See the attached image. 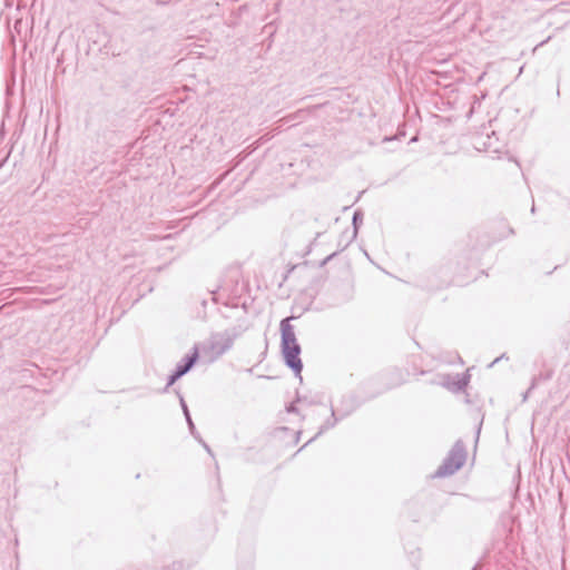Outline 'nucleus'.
<instances>
[{
	"label": "nucleus",
	"mask_w": 570,
	"mask_h": 570,
	"mask_svg": "<svg viewBox=\"0 0 570 570\" xmlns=\"http://www.w3.org/2000/svg\"><path fill=\"white\" fill-rule=\"evenodd\" d=\"M351 407H354V410L356 409V405H355V403L352 400H350V404L348 405H345V409H338L337 411L344 412L346 410H350Z\"/></svg>",
	"instance_id": "6e6552de"
},
{
	"label": "nucleus",
	"mask_w": 570,
	"mask_h": 570,
	"mask_svg": "<svg viewBox=\"0 0 570 570\" xmlns=\"http://www.w3.org/2000/svg\"><path fill=\"white\" fill-rule=\"evenodd\" d=\"M500 358H501V357H497V358H495V360L490 364V366H493L497 362H499V361H500Z\"/></svg>",
	"instance_id": "1a4fd4ad"
},
{
	"label": "nucleus",
	"mask_w": 570,
	"mask_h": 570,
	"mask_svg": "<svg viewBox=\"0 0 570 570\" xmlns=\"http://www.w3.org/2000/svg\"><path fill=\"white\" fill-rule=\"evenodd\" d=\"M291 318H294V316H287V322H289ZM299 354L301 346L296 341L293 326L287 323V367L292 368L295 373V376L299 382H302L303 377L301 373L303 370V363Z\"/></svg>",
	"instance_id": "f03ea898"
},
{
	"label": "nucleus",
	"mask_w": 570,
	"mask_h": 570,
	"mask_svg": "<svg viewBox=\"0 0 570 570\" xmlns=\"http://www.w3.org/2000/svg\"><path fill=\"white\" fill-rule=\"evenodd\" d=\"M284 325H285V321H282L281 322V327L283 328Z\"/></svg>",
	"instance_id": "f8f14e48"
},
{
	"label": "nucleus",
	"mask_w": 570,
	"mask_h": 570,
	"mask_svg": "<svg viewBox=\"0 0 570 570\" xmlns=\"http://www.w3.org/2000/svg\"><path fill=\"white\" fill-rule=\"evenodd\" d=\"M315 438H316V435H315L314 438L309 439L307 443H304V446H307V444H308L309 442H312Z\"/></svg>",
	"instance_id": "9d476101"
},
{
	"label": "nucleus",
	"mask_w": 570,
	"mask_h": 570,
	"mask_svg": "<svg viewBox=\"0 0 570 570\" xmlns=\"http://www.w3.org/2000/svg\"><path fill=\"white\" fill-rule=\"evenodd\" d=\"M282 336H283V342L285 343V330H283Z\"/></svg>",
	"instance_id": "9b49d317"
},
{
	"label": "nucleus",
	"mask_w": 570,
	"mask_h": 570,
	"mask_svg": "<svg viewBox=\"0 0 570 570\" xmlns=\"http://www.w3.org/2000/svg\"><path fill=\"white\" fill-rule=\"evenodd\" d=\"M363 222V214L356 210L353 215L354 236L357 234L358 225Z\"/></svg>",
	"instance_id": "423d86ee"
},
{
	"label": "nucleus",
	"mask_w": 570,
	"mask_h": 570,
	"mask_svg": "<svg viewBox=\"0 0 570 570\" xmlns=\"http://www.w3.org/2000/svg\"><path fill=\"white\" fill-rule=\"evenodd\" d=\"M316 403L315 397H309L307 395H301L298 392L296 393V400L287 405V414L289 413H301L304 407L309 406Z\"/></svg>",
	"instance_id": "20e7f679"
},
{
	"label": "nucleus",
	"mask_w": 570,
	"mask_h": 570,
	"mask_svg": "<svg viewBox=\"0 0 570 570\" xmlns=\"http://www.w3.org/2000/svg\"><path fill=\"white\" fill-rule=\"evenodd\" d=\"M353 411L354 407H351L350 410H346L344 412L335 411L333 407H331V417L321 425L318 432L316 433V436L334 428L338 421L350 415Z\"/></svg>",
	"instance_id": "7ed1b4c3"
},
{
	"label": "nucleus",
	"mask_w": 570,
	"mask_h": 570,
	"mask_svg": "<svg viewBox=\"0 0 570 570\" xmlns=\"http://www.w3.org/2000/svg\"><path fill=\"white\" fill-rule=\"evenodd\" d=\"M196 356H197L196 354H195V355H193V356L188 360L187 364H186L184 367H179V368L177 370V372H176V377H179V376L184 375V374H185V373H186V372H187V371L193 366V364H194V362H195V360H196Z\"/></svg>",
	"instance_id": "39448f33"
},
{
	"label": "nucleus",
	"mask_w": 570,
	"mask_h": 570,
	"mask_svg": "<svg viewBox=\"0 0 570 570\" xmlns=\"http://www.w3.org/2000/svg\"><path fill=\"white\" fill-rule=\"evenodd\" d=\"M466 461V450L464 443L459 440L454 443L442 464L434 472L435 478H445L453 475Z\"/></svg>",
	"instance_id": "f257e3e1"
},
{
	"label": "nucleus",
	"mask_w": 570,
	"mask_h": 570,
	"mask_svg": "<svg viewBox=\"0 0 570 570\" xmlns=\"http://www.w3.org/2000/svg\"><path fill=\"white\" fill-rule=\"evenodd\" d=\"M466 384H468V381L465 379H461L458 382V389L463 390L466 386Z\"/></svg>",
	"instance_id": "0eeeda50"
}]
</instances>
